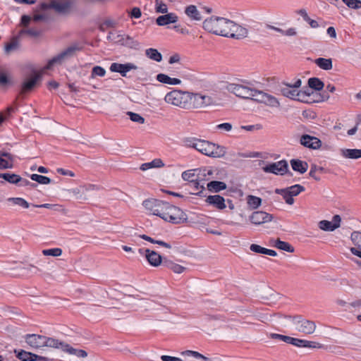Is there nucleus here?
<instances>
[{
  "instance_id": "f257e3e1",
  "label": "nucleus",
  "mask_w": 361,
  "mask_h": 361,
  "mask_svg": "<svg viewBox=\"0 0 361 361\" xmlns=\"http://www.w3.org/2000/svg\"><path fill=\"white\" fill-rule=\"evenodd\" d=\"M142 204L152 214L173 224L184 223L188 219L187 214L181 209L167 202L157 199H148L145 200Z\"/></svg>"
},
{
  "instance_id": "f03ea898",
  "label": "nucleus",
  "mask_w": 361,
  "mask_h": 361,
  "mask_svg": "<svg viewBox=\"0 0 361 361\" xmlns=\"http://www.w3.org/2000/svg\"><path fill=\"white\" fill-rule=\"evenodd\" d=\"M231 25V20L222 17L212 16L203 22V28L212 34L226 37Z\"/></svg>"
},
{
  "instance_id": "7ed1b4c3",
  "label": "nucleus",
  "mask_w": 361,
  "mask_h": 361,
  "mask_svg": "<svg viewBox=\"0 0 361 361\" xmlns=\"http://www.w3.org/2000/svg\"><path fill=\"white\" fill-rule=\"evenodd\" d=\"M164 101L173 106L188 109L190 106V92L173 90L166 94Z\"/></svg>"
},
{
  "instance_id": "20e7f679",
  "label": "nucleus",
  "mask_w": 361,
  "mask_h": 361,
  "mask_svg": "<svg viewBox=\"0 0 361 361\" xmlns=\"http://www.w3.org/2000/svg\"><path fill=\"white\" fill-rule=\"evenodd\" d=\"M25 342L32 348H40L44 346L56 348L59 340L38 334H27Z\"/></svg>"
},
{
  "instance_id": "39448f33",
  "label": "nucleus",
  "mask_w": 361,
  "mask_h": 361,
  "mask_svg": "<svg viewBox=\"0 0 361 361\" xmlns=\"http://www.w3.org/2000/svg\"><path fill=\"white\" fill-rule=\"evenodd\" d=\"M196 149L202 154L208 157H221L225 155L226 149L224 147L216 145L204 140H199L196 144Z\"/></svg>"
},
{
  "instance_id": "423d86ee",
  "label": "nucleus",
  "mask_w": 361,
  "mask_h": 361,
  "mask_svg": "<svg viewBox=\"0 0 361 361\" xmlns=\"http://www.w3.org/2000/svg\"><path fill=\"white\" fill-rule=\"evenodd\" d=\"M225 88L228 92L234 94L236 97L252 100L255 98L257 91V90L235 83H228Z\"/></svg>"
},
{
  "instance_id": "0eeeda50",
  "label": "nucleus",
  "mask_w": 361,
  "mask_h": 361,
  "mask_svg": "<svg viewBox=\"0 0 361 361\" xmlns=\"http://www.w3.org/2000/svg\"><path fill=\"white\" fill-rule=\"evenodd\" d=\"M80 49L81 47L78 44H74L69 46L64 51L49 60L47 66L44 67V69L49 70L51 69L54 64L61 63L64 60L73 57L76 51H80Z\"/></svg>"
},
{
  "instance_id": "6e6552de",
  "label": "nucleus",
  "mask_w": 361,
  "mask_h": 361,
  "mask_svg": "<svg viewBox=\"0 0 361 361\" xmlns=\"http://www.w3.org/2000/svg\"><path fill=\"white\" fill-rule=\"evenodd\" d=\"M42 80V73L35 71L31 75L23 79L20 84V95H25L37 87Z\"/></svg>"
},
{
  "instance_id": "1a4fd4ad",
  "label": "nucleus",
  "mask_w": 361,
  "mask_h": 361,
  "mask_svg": "<svg viewBox=\"0 0 361 361\" xmlns=\"http://www.w3.org/2000/svg\"><path fill=\"white\" fill-rule=\"evenodd\" d=\"M293 323L296 326L297 330L302 334H312L316 329L314 322L303 319L301 316L293 317Z\"/></svg>"
},
{
  "instance_id": "9d476101",
  "label": "nucleus",
  "mask_w": 361,
  "mask_h": 361,
  "mask_svg": "<svg viewBox=\"0 0 361 361\" xmlns=\"http://www.w3.org/2000/svg\"><path fill=\"white\" fill-rule=\"evenodd\" d=\"M72 5L73 1L71 0L64 1L52 0L49 4H42V8L43 9L52 8L59 13H67L71 10Z\"/></svg>"
},
{
  "instance_id": "9b49d317",
  "label": "nucleus",
  "mask_w": 361,
  "mask_h": 361,
  "mask_svg": "<svg viewBox=\"0 0 361 361\" xmlns=\"http://www.w3.org/2000/svg\"><path fill=\"white\" fill-rule=\"evenodd\" d=\"M190 102L192 101L195 108H203L215 104L214 98L201 93L190 92Z\"/></svg>"
},
{
  "instance_id": "f8f14e48",
  "label": "nucleus",
  "mask_w": 361,
  "mask_h": 361,
  "mask_svg": "<svg viewBox=\"0 0 361 361\" xmlns=\"http://www.w3.org/2000/svg\"><path fill=\"white\" fill-rule=\"evenodd\" d=\"M262 170L265 173H271L276 175H283L288 171V164L286 160L271 163L264 167Z\"/></svg>"
},
{
  "instance_id": "ddd939ff",
  "label": "nucleus",
  "mask_w": 361,
  "mask_h": 361,
  "mask_svg": "<svg viewBox=\"0 0 361 361\" xmlns=\"http://www.w3.org/2000/svg\"><path fill=\"white\" fill-rule=\"evenodd\" d=\"M280 92L284 97H288L291 99L298 100L300 102H306L305 97L307 96L305 92H299L293 88L290 84H286L285 87H281L279 89Z\"/></svg>"
},
{
  "instance_id": "4468645a",
  "label": "nucleus",
  "mask_w": 361,
  "mask_h": 361,
  "mask_svg": "<svg viewBox=\"0 0 361 361\" xmlns=\"http://www.w3.org/2000/svg\"><path fill=\"white\" fill-rule=\"evenodd\" d=\"M228 35L226 37H231L237 39L245 38L247 36L248 31L246 28L235 23L231 20V25L228 27Z\"/></svg>"
},
{
  "instance_id": "2eb2a0df",
  "label": "nucleus",
  "mask_w": 361,
  "mask_h": 361,
  "mask_svg": "<svg viewBox=\"0 0 361 361\" xmlns=\"http://www.w3.org/2000/svg\"><path fill=\"white\" fill-rule=\"evenodd\" d=\"M254 100L271 107H279L280 106V103L276 97L259 90L257 91Z\"/></svg>"
},
{
  "instance_id": "dca6fc26",
  "label": "nucleus",
  "mask_w": 361,
  "mask_h": 361,
  "mask_svg": "<svg viewBox=\"0 0 361 361\" xmlns=\"http://www.w3.org/2000/svg\"><path fill=\"white\" fill-rule=\"evenodd\" d=\"M273 219V216L263 211H256L252 213L249 216L250 222L255 225H261L267 222H270Z\"/></svg>"
},
{
  "instance_id": "f3484780",
  "label": "nucleus",
  "mask_w": 361,
  "mask_h": 361,
  "mask_svg": "<svg viewBox=\"0 0 361 361\" xmlns=\"http://www.w3.org/2000/svg\"><path fill=\"white\" fill-rule=\"evenodd\" d=\"M341 218L340 215L336 214L333 216L332 221L327 220H322L319 222L318 226L321 230L325 231H334L341 226Z\"/></svg>"
},
{
  "instance_id": "a211bd4d",
  "label": "nucleus",
  "mask_w": 361,
  "mask_h": 361,
  "mask_svg": "<svg viewBox=\"0 0 361 361\" xmlns=\"http://www.w3.org/2000/svg\"><path fill=\"white\" fill-rule=\"evenodd\" d=\"M109 69L111 72L119 73L123 77H126L128 71L137 69V66L132 63L124 64L112 63Z\"/></svg>"
},
{
  "instance_id": "6ab92c4d",
  "label": "nucleus",
  "mask_w": 361,
  "mask_h": 361,
  "mask_svg": "<svg viewBox=\"0 0 361 361\" xmlns=\"http://www.w3.org/2000/svg\"><path fill=\"white\" fill-rule=\"evenodd\" d=\"M300 142L304 147L312 149H318L322 146V141L319 138L307 134L300 137Z\"/></svg>"
},
{
  "instance_id": "aec40b11",
  "label": "nucleus",
  "mask_w": 361,
  "mask_h": 361,
  "mask_svg": "<svg viewBox=\"0 0 361 361\" xmlns=\"http://www.w3.org/2000/svg\"><path fill=\"white\" fill-rule=\"evenodd\" d=\"M59 343L57 345V349H61L62 351L71 355H74L78 357H86L87 353L85 350L81 349H75L71 347L69 344L59 340Z\"/></svg>"
},
{
  "instance_id": "412c9836",
  "label": "nucleus",
  "mask_w": 361,
  "mask_h": 361,
  "mask_svg": "<svg viewBox=\"0 0 361 361\" xmlns=\"http://www.w3.org/2000/svg\"><path fill=\"white\" fill-rule=\"evenodd\" d=\"M145 257L147 262L153 267H158L161 263L163 264V260L161 256L159 255L157 252L150 250L149 249H146L145 250Z\"/></svg>"
},
{
  "instance_id": "4be33fe9",
  "label": "nucleus",
  "mask_w": 361,
  "mask_h": 361,
  "mask_svg": "<svg viewBox=\"0 0 361 361\" xmlns=\"http://www.w3.org/2000/svg\"><path fill=\"white\" fill-rule=\"evenodd\" d=\"M14 157L8 152L0 151V169H12Z\"/></svg>"
},
{
  "instance_id": "5701e85b",
  "label": "nucleus",
  "mask_w": 361,
  "mask_h": 361,
  "mask_svg": "<svg viewBox=\"0 0 361 361\" xmlns=\"http://www.w3.org/2000/svg\"><path fill=\"white\" fill-rule=\"evenodd\" d=\"M205 201L218 209H224L226 207L225 199L219 195H209Z\"/></svg>"
},
{
  "instance_id": "b1692460",
  "label": "nucleus",
  "mask_w": 361,
  "mask_h": 361,
  "mask_svg": "<svg viewBox=\"0 0 361 361\" xmlns=\"http://www.w3.org/2000/svg\"><path fill=\"white\" fill-rule=\"evenodd\" d=\"M178 18L175 13H166V14H165V15L159 16L156 19V23L159 26H164V25H167L171 23H176L178 21Z\"/></svg>"
},
{
  "instance_id": "393cba45",
  "label": "nucleus",
  "mask_w": 361,
  "mask_h": 361,
  "mask_svg": "<svg viewBox=\"0 0 361 361\" xmlns=\"http://www.w3.org/2000/svg\"><path fill=\"white\" fill-rule=\"evenodd\" d=\"M290 165L292 169L300 173H304L308 169V164L306 161H301L300 159H291Z\"/></svg>"
},
{
  "instance_id": "a878e982",
  "label": "nucleus",
  "mask_w": 361,
  "mask_h": 361,
  "mask_svg": "<svg viewBox=\"0 0 361 361\" xmlns=\"http://www.w3.org/2000/svg\"><path fill=\"white\" fill-rule=\"evenodd\" d=\"M341 154L346 159H357L361 158V149H341Z\"/></svg>"
},
{
  "instance_id": "bb28decb",
  "label": "nucleus",
  "mask_w": 361,
  "mask_h": 361,
  "mask_svg": "<svg viewBox=\"0 0 361 361\" xmlns=\"http://www.w3.org/2000/svg\"><path fill=\"white\" fill-rule=\"evenodd\" d=\"M185 14L192 20L200 21L202 17L195 5H190L185 8Z\"/></svg>"
},
{
  "instance_id": "cd10ccee",
  "label": "nucleus",
  "mask_w": 361,
  "mask_h": 361,
  "mask_svg": "<svg viewBox=\"0 0 361 361\" xmlns=\"http://www.w3.org/2000/svg\"><path fill=\"white\" fill-rule=\"evenodd\" d=\"M163 265L164 267L170 269L176 274H181L186 269L185 267L180 265V264H178L173 262V261L167 259L166 258H164Z\"/></svg>"
},
{
  "instance_id": "c85d7f7f",
  "label": "nucleus",
  "mask_w": 361,
  "mask_h": 361,
  "mask_svg": "<svg viewBox=\"0 0 361 361\" xmlns=\"http://www.w3.org/2000/svg\"><path fill=\"white\" fill-rule=\"evenodd\" d=\"M157 80L164 84L168 85H180L181 83V80L178 78H171L169 75L164 74V73H159L157 75Z\"/></svg>"
},
{
  "instance_id": "c756f323",
  "label": "nucleus",
  "mask_w": 361,
  "mask_h": 361,
  "mask_svg": "<svg viewBox=\"0 0 361 361\" xmlns=\"http://www.w3.org/2000/svg\"><path fill=\"white\" fill-rule=\"evenodd\" d=\"M196 179L202 183L209 180V176L213 175V171L207 168L196 169Z\"/></svg>"
},
{
  "instance_id": "7c9ffc66",
  "label": "nucleus",
  "mask_w": 361,
  "mask_h": 361,
  "mask_svg": "<svg viewBox=\"0 0 361 361\" xmlns=\"http://www.w3.org/2000/svg\"><path fill=\"white\" fill-rule=\"evenodd\" d=\"M207 189L212 192H219L226 189V184L222 181L213 180L207 185Z\"/></svg>"
},
{
  "instance_id": "2f4dec72",
  "label": "nucleus",
  "mask_w": 361,
  "mask_h": 361,
  "mask_svg": "<svg viewBox=\"0 0 361 361\" xmlns=\"http://www.w3.org/2000/svg\"><path fill=\"white\" fill-rule=\"evenodd\" d=\"M20 43L18 37H13L11 42L6 44L4 47V52L6 54L8 55L11 52L16 51L19 49Z\"/></svg>"
},
{
  "instance_id": "473e14b6",
  "label": "nucleus",
  "mask_w": 361,
  "mask_h": 361,
  "mask_svg": "<svg viewBox=\"0 0 361 361\" xmlns=\"http://www.w3.org/2000/svg\"><path fill=\"white\" fill-rule=\"evenodd\" d=\"M164 166V164L161 159H154L150 162L144 163L140 166L142 171H146L152 168H161Z\"/></svg>"
},
{
  "instance_id": "72a5a7b5",
  "label": "nucleus",
  "mask_w": 361,
  "mask_h": 361,
  "mask_svg": "<svg viewBox=\"0 0 361 361\" xmlns=\"http://www.w3.org/2000/svg\"><path fill=\"white\" fill-rule=\"evenodd\" d=\"M314 63L320 68L325 71H329L333 67L331 59L318 58L315 59Z\"/></svg>"
},
{
  "instance_id": "f704fd0d",
  "label": "nucleus",
  "mask_w": 361,
  "mask_h": 361,
  "mask_svg": "<svg viewBox=\"0 0 361 361\" xmlns=\"http://www.w3.org/2000/svg\"><path fill=\"white\" fill-rule=\"evenodd\" d=\"M274 246L279 250H284L288 252L292 253L294 252V247L290 244L287 242L282 241L279 238L274 240Z\"/></svg>"
},
{
  "instance_id": "c9c22d12",
  "label": "nucleus",
  "mask_w": 361,
  "mask_h": 361,
  "mask_svg": "<svg viewBox=\"0 0 361 361\" xmlns=\"http://www.w3.org/2000/svg\"><path fill=\"white\" fill-rule=\"evenodd\" d=\"M0 178L11 184L18 185L20 180V176L16 173H0Z\"/></svg>"
},
{
  "instance_id": "e433bc0d",
  "label": "nucleus",
  "mask_w": 361,
  "mask_h": 361,
  "mask_svg": "<svg viewBox=\"0 0 361 361\" xmlns=\"http://www.w3.org/2000/svg\"><path fill=\"white\" fill-rule=\"evenodd\" d=\"M308 86L310 89L320 91L324 87V83L318 78H310L308 80Z\"/></svg>"
},
{
  "instance_id": "4c0bfd02",
  "label": "nucleus",
  "mask_w": 361,
  "mask_h": 361,
  "mask_svg": "<svg viewBox=\"0 0 361 361\" xmlns=\"http://www.w3.org/2000/svg\"><path fill=\"white\" fill-rule=\"evenodd\" d=\"M262 199L255 195H249L247 197V204L252 209H257L262 204Z\"/></svg>"
},
{
  "instance_id": "58836bf2",
  "label": "nucleus",
  "mask_w": 361,
  "mask_h": 361,
  "mask_svg": "<svg viewBox=\"0 0 361 361\" xmlns=\"http://www.w3.org/2000/svg\"><path fill=\"white\" fill-rule=\"evenodd\" d=\"M145 55L150 59L157 62H160L162 60V55L157 49L149 48L145 50Z\"/></svg>"
},
{
  "instance_id": "ea45409f",
  "label": "nucleus",
  "mask_w": 361,
  "mask_h": 361,
  "mask_svg": "<svg viewBox=\"0 0 361 361\" xmlns=\"http://www.w3.org/2000/svg\"><path fill=\"white\" fill-rule=\"evenodd\" d=\"M275 192L276 194L281 195L286 204L292 205L294 203L293 197L290 195V192L286 188L276 189Z\"/></svg>"
},
{
  "instance_id": "a19ab883",
  "label": "nucleus",
  "mask_w": 361,
  "mask_h": 361,
  "mask_svg": "<svg viewBox=\"0 0 361 361\" xmlns=\"http://www.w3.org/2000/svg\"><path fill=\"white\" fill-rule=\"evenodd\" d=\"M267 27L269 29H271V30H274L279 32L281 33L282 35H284L286 36L290 37V36H295L297 35V31H296L295 28H294V27L288 28L286 30H283L279 27H276L271 25H267Z\"/></svg>"
},
{
  "instance_id": "79ce46f5",
  "label": "nucleus",
  "mask_w": 361,
  "mask_h": 361,
  "mask_svg": "<svg viewBox=\"0 0 361 361\" xmlns=\"http://www.w3.org/2000/svg\"><path fill=\"white\" fill-rule=\"evenodd\" d=\"M196 175H197L196 169H191V170H188V171H183L182 173L181 176L184 180L188 181L192 183L193 181L195 180Z\"/></svg>"
},
{
  "instance_id": "37998d69",
  "label": "nucleus",
  "mask_w": 361,
  "mask_h": 361,
  "mask_svg": "<svg viewBox=\"0 0 361 361\" xmlns=\"http://www.w3.org/2000/svg\"><path fill=\"white\" fill-rule=\"evenodd\" d=\"M181 355H185V356H192L196 359H201L204 361H212V360L210 358L202 355L201 353H200L197 351L189 350H185L181 353Z\"/></svg>"
},
{
  "instance_id": "c03bdc74",
  "label": "nucleus",
  "mask_w": 361,
  "mask_h": 361,
  "mask_svg": "<svg viewBox=\"0 0 361 361\" xmlns=\"http://www.w3.org/2000/svg\"><path fill=\"white\" fill-rule=\"evenodd\" d=\"M140 238H141L143 240H145L147 241H149L152 243H154V244H157V245H159L161 246H163L166 248H168V249H171V245L169 244V243H167L164 241H162V240H154L152 238L145 235V234H142V235H140Z\"/></svg>"
},
{
  "instance_id": "a18cd8bd",
  "label": "nucleus",
  "mask_w": 361,
  "mask_h": 361,
  "mask_svg": "<svg viewBox=\"0 0 361 361\" xmlns=\"http://www.w3.org/2000/svg\"><path fill=\"white\" fill-rule=\"evenodd\" d=\"M30 178L32 180L36 181L38 183L43 184V185H47L51 182V179L49 177L36 174V173L32 174L30 176Z\"/></svg>"
},
{
  "instance_id": "49530a36",
  "label": "nucleus",
  "mask_w": 361,
  "mask_h": 361,
  "mask_svg": "<svg viewBox=\"0 0 361 361\" xmlns=\"http://www.w3.org/2000/svg\"><path fill=\"white\" fill-rule=\"evenodd\" d=\"M8 201L25 209L30 207V204L22 197H9Z\"/></svg>"
},
{
  "instance_id": "de8ad7c7",
  "label": "nucleus",
  "mask_w": 361,
  "mask_h": 361,
  "mask_svg": "<svg viewBox=\"0 0 361 361\" xmlns=\"http://www.w3.org/2000/svg\"><path fill=\"white\" fill-rule=\"evenodd\" d=\"M288 191L290 192V195L293 197V196L298 195L301 192L305 190V188L299 184H296L292 185L290 187L286 188Z\"/></svg>"
},
{
  "instance_id": "09e8293b",
  "label": "nucleus",
  "mask_w": 361,
  "mask_h": 361,
  "mask_svg": "<svg viewBox=\"0 0 361 361\" xmlns=\"http://www.w3.org/2000/svg\"><path fill=\"white\" fill-rule=\"evenodd\" d=\"M10 82L11 80L8 77L7 73L0 66V87H6Z\"/></svg>"
},
{
  "instance_id": "8fccbe9b",
  "label": "nucleus",
  "mask_w": 361,
  "mask_h": 361,
  "mask_svg": "<svg viewBox=\"0 0 361 361\" xmlns=\"http://www.w3.org/2000/svg\"><path fill=\"white\" fill-rule=\"evenodd\" d=\"M42 254L45 256H53L59 257L62 254V250L61 248H52L48 250H43Z\"/></svg>"
},
{
  "instance_id": "3c124183",
  "label": "nucleus",
  "mask_w": 361,
  "mask_h": 361,
  "mask_svg": "<svg viewBox=\"0 0 361 361\" xmlns=\"http://www.w3.org/2000/svg\"><path fill=\"white\" fill-rule=\"evenodd\" d=\"M192 184L194 186V188L196 190H198L197 192H193L194 195H199V196H202V193H203V191L204 190L205 188H204V183L200 181V180H197L196 178H195V180L193 181L192 183Z\"/></svg>"
},
{
  "instance_id": "603ef678",
  "label": "nucleus",
  "mask_w": 361,
  "mask_h": 361,
  "mask_svg": "<svg viewBox=\"0 0 361 361\" xmlns=\"http://www.w3.org/2000/svg\"><path fill=\"white\" fill-rule=\"evenodd\" d=\"M324 169L322 166H317L315 164H312L311 166V169L309 173L310 176L312 177L315 180H320V178L319 176H317L315 175L316 173L319 172H323Z\"/></svg>"
},
{
  "instance_id": "864d4df0",
  "label": "nucleus",
  "mask_w": 361,
  "mask_h": 361,
  "mask_svg": "<svg viewBox=\"0 0 361 361\" xmlns=\"http://www.w3.org/2000/svg\"><path fill=\"white\" fill-rule=\"evenodd\" d=\"M342 1L351 9L361 8L360 0H342Z\"/></svg>"
},
{
  "instance_id": "5fc2aeb1",
  "label": "nucleus",
  "mask_w": 361,
  "mask_h": 361,
  "mask_svg": "<svg viewBox=\"0 0 361 361\" xmlns=\"http://www.w3.org/2000/svg\"><path fill=\"white\" fill-rule=\"evenodd\" d=\"M127 115L129 116L130 119L133 122L140 123V124H142L145 123V118H143L142 116H140L138 114L131 112V111H128Z\"/></svg>"
},
{
  "instance_id": "6e6d98bb",
  "label": "nucleus",
  "mask_w": 361,
  "mask_h": 361,
  "mask_svg": "<svg viewBox=\"0 0 361 361\" xmlns=\"http://www.w3.org/2000/svg\"><path fill=\"white\" fill-rule=\"evenodd\" d=\"M70 192L73 194L75 196L76 199L84 200H87V197H85V195H84V192L82 190L81 185L78 188L71 189L70 190Z\"/></svg>"
},
{
  "instance_id": "4d7b16f0",
  "label": "nucleus",
  "mask_w": 361,
  "mask_h": 361,
  "mask_svg": "<svg viewBox=\"0 0 361 361\" xmlns=\"http://www.w3.org/2000/svg\"><path fill=\"white\" fill-rule=\"evenodd\" d=\"M350 238L356 247L361 248V232L354 231Z\"/></svg>"
},
{
  "instance_id": "13d9d810",
  "label": "nucleus",
  "mask_w": 361,
  "mask_h": 361,
  "mask_svg": "<svg viewBox=\"0 0 361 361\" xmlns=\"http://www.w3.org/2000/svg\"><path fill=\"white\" fill-rule=\"evenodd\" d=\"M155 11L157 13H166L168 12L167 5L161 0H156Z\"/></svg>"
},
{
  "instance_id": "bf43d9fd",
  "label": "nucleus",
  "mask_w": 361,
  "mask_h": 361,
  "mask_svg": "<svg viewBox=\"0 0 361 361\" xmlns=\"http://www.w3.org/2000/svg\"><path fill=\"white\" fill-rule=\"evenodd\" d=\"M105 74H106L105 69L101 66H97L92 68L91 76H92V78H94L96 76L103 77L105 75Z\"/></svg>"
},
{
  "instance_id": "052dcab7",
  "label": "nucleus",
  "mask_w": 361,
  "mask_h": 361,
  "mask_svg": "<svg viewBox=\"0 0 361 361\" xmlns=\"http://www.w3.org/2000/svg\"><path fill=\"white\" fill-rule=\"evenodd\" d=\"M14 353L16 354V357L22 361H28V358H30V352H27L24 350H20L19 351L15 350Z\"/></svg>"
},
{
  "instance_id": "680f3d73",
  "label": "nucleus",
  "mask_w": 361,
  "mask_h": 361,
  "mask_svg": "<svg viewBox=\"0 0 361 361\" xmlns=\"http://www.w3.org/2000/svg\"><path fill=\"white\" fill-rule=\"evenodd\" d=\"M270 337L271 338H273V339L281 340L283 342L287 343H290V344L291 341H292V337H290V336H284V335L278 334H274V333L270 334Z\"/></svg>"
},
{
  "instance_id": "e2e57ef3",
  "label": "nucleus",
  "mask_w": 361,
  "mask_h": 361,
  "mask_svg": "<svg viewBox=\"0 0 361 361\" xmlns=\"http://www.w3.org/2000/svg\"><path fill=\"white\" fill-rule=\"evenodd\" d=\"M200 139L195 138V137H185L184 139V143L185 145L189 147H192L196 149V144H197V142Z\"/></svg>"
},
{
  "instance_id": "0e129e2a",
  "label": "nucleus",
  "mask_w": 361,
  "mask_h": 361,
  "mask_svg": "<svg viewBox=\"0 0 361 361\" xmlns=\"http://www.w3.org/2000/svg\"><path fill=\"white\" fill-rule=\"evenodd\" d=\"M303 347L310 348H322L324 346L319 343L305 340V343H304Z\"/></svg>"
},
{
  "instance_id": "69168bd1",
  "label": "nucleus",
  "mask_w": 361,
  "mask_h": 361,
  "mask_svg": "<svg viewBox=\"0 0 361 361\" xmlns=\"http://www.w3.org/2000/svg\"><path fill=\"white\" fill-rule=\"evenodd\" d=\"M14 111L13 108L11 106L8 107L5 113L0 112V125L4 122L7 116H8L11 112Z\"/></svg>"
},
{
  "instance_id": "338daca9",
  "label": "nucleus",
  "mask_w": 361,
  "mask_h": 361,
  "mask_svg": "<svg viewBox=\"0 0 361 361\" xmlns=\"http://www.w3.org/2000/svg\"><path fill=\"white\" fill-rule=\"evenodd\" d=\"M216 129L219 130H224L226 132H229L232 130V125L229 123H224L216 126Z\"/></svg>"
},
{
  "instance_id": "774afa93",
  "label": "nucleus",
  "mask_w": 361,
  "mask_h": 361,
  "mask_svg": "<svg viewBox=\"0 0 361 361\" xmlns=\"http://www.w3.org/2000/svg\"><path fill=\"white\" fill-rule=\"evenodd\" d=\"M161 360L162 361H183L179 357H172V356H169V355H161Z\"/></svg>"
}]
</instances>
